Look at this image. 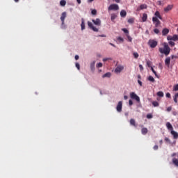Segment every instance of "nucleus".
<instances>
[{
	"label": "nucleus",
	"instance_id": "f257e3e1",
	"mask_svg": "<svg viewBox=\"0 0 178 178\" xmlns=\"http://www.w3.org/2000/svg\"><path fill=\"white\" fill-rule=\"evenodd\" d=\"M159 51L160 54H164L165 56H168V55L170 54V47H169V45H168V44L164 43V47H160L159 49Z\"/></svg>",
	"mask_w": 178,
	"mask_h": 178
},
{
	"label": "nucleus",
	"instance_id": "f03ea898",
	"mask_svg": "<svg viewBox=\"0 0 178 178\" xmlns=\"http://www.w3.org/2000/svg\"><path fill=\"white\" fill-rule=\"evenodd\" d=\"M66 16H67L66 12H63L61 14V17H60V20L62 22L61 29H66V25H65V19H66Z\"/></svg>",
	"mask_w": 178,
	"mask_h": 178
},
{
	"label": "nucleus",
	"instance_id": "7ed1b4c3",
	"mask_svg": "<svg viewBox=\"0 0 178 178\" xmlns=\"http://www.w3.org/2000/svg\"><path fill=\"white\" fill-rule=\"evenodd\" d=\"M147 44L150 48H155L156 45H158V41L150 39L149 40Z\"/></svg>",
	"mask_w": 178,
	"mask_h": 178
},
{
	"label": "nucleus",
	"instance_id": "20e7f679",
	"mask_svg": "<svg viewBox=\"0 0 178 178\" xmlns=\"http://www.w3.org/2000/svg\"><path fill=\"white\" fill-rule=\"evenodd\" d=\"M130 97H131V99H135V101H136V102H138V104H140V97H138V95H137V94H136V92H131Z\"/></svg>",
	"mask_w": 178,
	"mask_h": 178
},
{
	"label": "nucleus",
	"instance_id": "39448f33",
	"mask_svg": "<svg viewBox=\"0 0 178 178\" xmlns=\"http://www.w3.org/2000/svg\"><path fill=\"white\" fill-rule=\"evenodd\" d=\"M88 26L89 29H90L91 30H92V31H95V33H98V31H99L98 28L94 26V25L92 24V22L90 21L88 22Z\"/></svg>",
	"mask_w": 178,
	"mask_h": 178
},
{
	"label": "nucleus",
	"instance_id": "423d86ee",
	"mask_svg": "<svg viewBox=\"0 0 178 178\" xmlns=\"http://www.w3.org/2000/svg\"><path fill=\"white\" fill-rule=\"evenodd\" d=\"M159 18H156V17H152V22L155 25V27H159L161 25V21L159 19Z\"/></svg>",
	"mask_w": 178,
	"mask_h": 178
},
{
	"label": "nucleus",
	"instance_id": "0eeeda50",
	"mask_svg": "<svg viewBox=\"0 0 178 178\" xmlns=\"http://www.w3.org/2000/svg\"><path fill=\"white\" fill-rule=\"evenodd\" d=\"M108 10H119V5L118 4H111L108 6Z\"/></svg>",
	"mask_w": 178,
	"mask_h": 178
},
{
	"label": "nucleus",
	"instance_id": "6e6552de",
	"mask_svg": "<svg viewBox=\"0 0 178 178\" xmlns=\"http://www.w3.org/2000/svg\"><path fill=\"white\" fill-rule=\"evenodd\" d=\"M122 108H123V102L120 101L116 106V111L118 112H122Z\"/></svg>",
	"mask_w": 178,
	"mask_h": 178
},
{
	"label": "nucleus",
	"instance_id": "1a4fd4ad",
	"mask_svg": "<svg viewBox=\"0 0 178 178\" xmlns=\"http://www.w3.org/2000/svg\"><path fill=\"white\" fill-rule=\"evenodd\" d=\"M173 4H169L165 8H164V12L165 13H168V12H170L172 9H173Z\"/></svg>",
	"mask_w": 178,
	"mask_h": 178
},
{
	"label": "nucleus",
	"instance_id": "9d476101",
	"mask_svg": "<svg viewBox=\"0 0 178 178\" xmlns=\"http://www.w3.org/2000/svg\"><path fill=\"white\" fill-rule=\"evenodd\" d=\"M123 69H124V67L123 65H118L115 70V73H120Z\"/></svg>",
	"mask_w": 178,
	"mask_h": 178
},
{
	"label": "nucleus",
	"instance_id": "9b49d317",
	"mask_svg": "<svg viewBox=\"0 0 178 178\" xmlns=\"http://www.w3.org/2000/svg\"><path fill=\"white\" fill-rule=\"evenodd\" d=\"M92 22L95 26H101V19H99V18L92 19Z\"/></svg>",
	"mask_w": 178,
	"mask_h": 178
},
{
	"label": "nucleus",
	"instance_id": "f8f14e48",
	"mask_svg": "<svg viewBox=\"0 0 178 178\" xmlns=\"http://www.w3.org/2000/svg\"><path fill=\"white\" fill-rule=\"evenodd\" d=\"M172 136H173V138L175 140H177L178 138V133L177 131H175L174 130L170 131Z\"/></svg>",
	"mask_w": 178,
	"mask_h": 178
},
{
	"label": "nucleus",
	"instance_id": "ddd939ff",
	"mask_svg": "<svg viewBox=\"0 0 178 178\" xmlns=\"http://www.w3.org/2000/svg\"><path fill=\"white\" fill-rule=\"evenodd\" d=\"M81 30H86V22L84 21V18H81Z\"/></svg>",
	"mask_w": 178,
	"mask_h": 178
},
{
	"label": "nucleus",
	"instance_id": "4468645a",
	"mask_svg": "<svg viewBox=\"0 0 178 178\" xmlns=\"http://www.w3.org/2000/svg\"><path fill=\"white\" fill-rule=\"evenodd\" d=\"M166 127L168 130H170V131H173V126L172 125V124H170V122H168L166 123Z\"/></svg>",
	"mask_w": 178,
	"mask_h": 178
},
{
	"label": "nucleus",
	"instance_id": "2eb2a0df",
	"mask_svg": "<svg viewBox=\"0 0 178 178\" xmlns=\"http://www.w3.org/2000/svg\"><path fill=\"white\" fill-rule=\"evenodd\" d=\"M154 17H156V19L162 20V16H161V13H159V11H156L154 13Z\"/></svg>",
	"mask_w": 178,
	"mask_h": 178
},
{
	"label": "nucleus",
	"instance_id": "dca6fc26",
	"mask_svg": "<svg viewBox=\"0 0 178 178\" xmlns=\"http://www.w3.org/2000/svg\"><path fill=\"white\" fill-rule=\"evenodd\" d=\"M165 65L166 66H170V57H167L165 60Z\"/></svg>",
	"mask_w": 178,
	"mask_h": 178
},
{
	"label": "nucleus",
	"instance_id": "f3484780",
	"mask_svg": "<svg viewBox=\"0 0 178 178\" xmlns=\"http://www.w3.org/2000/svg\"><path fill=\"white\" fill-rule=\"evenodd\" d=\"M148 133V129L145 128V127H143L141 129V134L143 135V136H145V134H147Z\"/></svg>",
	"mask_w": 178,
	"mask_h": 178
},
{
	"label": "nucleus",
	"instance_id": "a211bd4d",
	"mask_svg": "<svg viewBox=\"0 0 178 178\" xmlns=\"http://www.w3.org/2000/svg\"><path fill=\"white\" fill-rule=\"evenodd\" d=\"M116 17H118V15H116L115 13H113L111 15V22H115V19H116Z\"/></svg>",
	"mask_w": 178,
	"mask_h": 178
},
{
	"label": "nucleus",
	"instance_id": "6ab92c4d",
	"mask_svg": "<svg viewBox=\"0 0 178 178\" xmlns=\"http://www.w3.org/2000/svg\"><path fill=\"white\" fill-rule=\"evenodd\" d=\"M90 70L92 72H94L95 70V61H93L90 63Z\"/></svg>",
	"mask_w": 178,
	"mask_h": 178
},
{
	"label": "nucleus",
	"instance_id": "aec40b11",
	"mask_svg": "<svg viewBox=\"0 0 178 178\" xmlns=\"http://www.w3.org/2000/svg\"><path fill=\"white\" fill-rule=\"evenodd\" d=\"M162 34L163 35H168V34H169V29H163L162 31Z\"/></svg>",
	"mask_w": 178,
	"mask_h": 178
},
{
	"label": "nucleus",
	"instance_id": "412c9836",
	"mask_svg": "<svg viewBox=\"0 0 178 178\" xmlns=\"http://www.w3.org/2000/svg\"><path fill=\"white\" fill-rule=\"evenodd\" d=\"M147 19H148V15L146 13H143L142 17V21L143 22H147Z\"/></svg>",
	"mask_w": 178,
	"mask_h": 178
},
{
	"label": "nucleus",
	"instance_id": "4be33fe9",
	"mask_svg": "<svg viewBox=\"0 0 178 178\" xmlns=\"http://www.w3.org/2000/svg\"><path fill=\"white\" fill-rule=\"evenodd\" d=\"M130 124H131V126H134V127H137V124H136V120L133 118L130 120Z\"/></svg>",
	"mask_w": 178,
	"mask_h": 178
},
{
	"label": "nucleus",
	"instance_id": "5701e85b",
	"mask_svg": "<svg viewBox=\"0 0 178 178\" xmlns=\"http://www.w3.org/2000/svg\"><path fill=\"white\" fill-rule=\"evenodd\" d=\"M117 41H118V44H120V43L124 42V39L120 36H118L117 38Z\"/></svg>",
	"mask_w": 178,
	"mask_h": 178
},
{
	"label": "nucleus",
	"instance_id": "b1692460",
	"mask_svg": "<svg viewBox=\"0 0 178 178\" xmlns=\"http://www.w3.org/2000/svg\"><path fill=\"white\" fill-rule=\"evenodd\" d=\"M127 15V13H126V10H122L120 12V16L121 17H126V15Z\"/></svg>",
	"mask_w": 178,
	"mask_h": 178
},
{
	"label": "nucleus",
	"instance_id": "393cba45",
	"mask_svg": "<svg viewBox=\"0 0 178 178\" xmlns=\"http://www.w3.org/2000/svg\"><path fill=\"white\" fill-rule=\"evenodd\" d=\"M112 76V74L111 72H106V74H104V75H102V78L105 79V77H111Z\"/></svg>",
	"mask_w": 178,
	"mask_h": 178
},
{
	"label": "nucleus",
	"instance_id": "a878e982",
	"mask_svg": "<svg viewBox=\"0 0 178 178\" xmlns=\"http://www.w3.org/2000/svg\"><path fill=\"white\" fill-rule=\"evenodd\" d=\"M147 80L151 83H155V79H154V76H149Z\"/></svg>",
	"mask_w": 178,
	"mask_h": 178
},
{
	"label": "nucleus",
	"instance_id": "bb28decb",
	"mask_svg": "<svg viewBox=\"0 0 178 178\" xmlns=\"http://www.w3.org/2000/svg\"><path fill=\"white\" fill-rule=\"evenodd\" d=\"M177 98H178V92L176 93V94L173 96V99H174V102H175V104H177V102H178Z\"/></svg>",
	"mask_w": 178,
	"mask_h": 178
},
{
	"label": "nucleus",
	"instance_id": "cd10ccee",
	"mask_svg": "<svg viewBox=\"0 0 178 178\" xmlns=\"http://www.w3.org/2000/svg\"><path fill=\"white\" fill-rule=\"evenodd\" d=\"M147 4H141L139 7V9L140 10H143V9H147Z\"/></svg>",
	"mask_w": 178,
	"mask_h": 178
},
{
	"label": "nucleus",
	"instance_id": "c85d7f7f",
	"mask_svg": "<svg viewBox=\"0 0 178 178\" xmlns=\"http://www.w3.org/2000/svg\"><path fill=\"white\" fill-rule=\"evenodd\" d=\"M156 95H157V97H160L161 98H162V97H163L164 94H163V92L159 91V92H157Z\"/></svg>",
	"mask_w": 178,
	"mask_h": 178
},
{
	"label": "nucleus",
	"instance_id": "c756f323",
	"mask_svg": "<svg viewBox=\"0 0 178 178\" xmlns=\"http://www.w3.org/2000/svg\"><path fill=\"white\" fill-rule=\"evenodd\" d=\"M152 104L153 106H154V108L159 106V103L156 101L152 102Z\"/></svg>",
	"mask_w": 178,
	"mask_h": 178
},
{
	"label": "nucleus",
	"instance_id": "7c9ffc66",
	"mask_svg": "<svg viewBox=\"0 0 178 178\" xmlns=\"http://www.w3.org/2000/svg\"><path fill=\"white\" fill-rule=\"evenodd\" d=\"M60 6H65V5H66V1H65V0H61V1H60Z\"/></svg>",
	"mask_w": 178,
	"mask_h": 178
},
{
	"label": "nucleus",
	"instance_id": "2f4dec72",
	"mask_svg": "<svg viewBox=\"0 0 178 178\" xmlns=\"http://www.w3.org/2000/svg\"><path fill=\"white\" fill-rule=\"evenodd\" d=\"M151 70L152 73H154V74L156 76V77H158V74L156 73V71L154 70V67H151Z\"/></svg>",
	"mask_w": 178,
	"mask_h": 178
},
{
	"label": "nucleus",
	"instance_id": "473e14b6",
	"mask_svg": "<svg viewBox=\"0 0 178 178\" xmlns=\"http://www.w3.org/2000/svg\"><path fill=\"white\" fill-rule=\"evenodd\" d=\"M127 38H128V41L129 42H131V41H133V38L130 37V35L129 34H127Z\"/></svg>",
	"mask_w": 178,
	"mask_h": 178
},
{
	"label": "nucleus",
	"instance_id": "72a5a7b5",
	"mask_svg": "<svg viewBox=\"0 0 178 178\" xmlns=\"http://www.w3.org/2000/svg\"><path fill=\"white\" fill-rule=\"evenodd\" d=\"M178 40V35H174L172 36V41H177Z\"/></svg>",
	"mask_w": 178,
	"mask_h": 178
},
{
	"label": "nucleus",
	"instance_id": "f704fd0d",
	"mask_svg": "<svg viewBox=\"0 0 178 178\" xmlns=\"http://www.w3.org/2000/svg\"><path fill=\"white\" fill-rule=\"evenodd\" d=\"M133 56L135 58V59H138V56H139L138 53H137V52L133 53Z\"/></svg>",
	"mask_w": 178,
	"mask_h": 178
},
{
	"label": "nucleus",
	"instance_id": "c9c22d12",
	"mask_svg": "<svg viewBox=\"0 0 178 178\" xmlns=\"http://www.w3.org/2000/svg\"><path fill=\"white\" fill-rule=\"evenodd\" d=\"M122 31H123L125 34H129V30H127L126 28L122 29Z\"/></svg>",
	"mask_w": 178,
	"mask_h": 178
},
{
	"label": "nucleus",
	"instance_id": "e433bc0d",
	"mask_svg": "<svg viewBox=\"0 0 178 178\" xmlns=\"http://www.w3.org/2000/svg\"><path fill=\"white\" fill-rule=\"evenodd\" d=\"M164 140L165 143H168V144H171L170 139H169V138L165 137Z\"/></svg>",
	"mask_w": 178,
	"mask_h": 178
},
{
	"label": "nucleus",
	"instance_id": "4c0bfd02",
	"mask_svg": "<svg viewBox=\"0 0 178 178\" xmlns=\"http://www.w3.org/2000/svg\"><path fill=\"white\" fill-rule=\"evenodd\" d=\"M173 91H178V84L174 86Z\"/></svg>",
	"mask_w": 178,
	"mask_h": 178
},
{
	"label": "nucleus",
	"instance_id": "58836bf2",
	"mask_svg": "<svg viewBox=\"0 0 178 178\" xmlns=\"http://www.w3.org/2000/svg\"><path fill=\"white\" fill-rule=\"evenodd\" d=\"M128 23H130V24L134 23V18L129 19H128Z\"/></svg>",
	"mask_w": 178,
	"mask_h": 178
},
{
	"label": "nucleus",
	"instance_id": "ea45409f",
	"mask_svg": "<svg viewBox=\"0 0 178 178\" xmlns=\"http://www.w3.org/2000/svg\"><path fill=\"white\" fill-rule=\"evenodd\" d=\"M151 65H152V63L151 61H147V66H148V67H152Z\"/></svg>",
	"mask_w": 178,
	"mask_h": 178
},
{
	"label": "nucleus",
	"instance_id": "a19ab883",
	"mask_svg": "<svg viewBox=\"0 0 178 178\" xmlns=\"http://www.w3.org/2000/svg\"><path fill=\"white\" fill-rule=\"evenodd\" d=\"M168 44L171 45V47H175V42L170 40L168 42Z\"/></svg>",
	"mask_w": 178,
	"mask_h": 178
},
{
	"label": "nucleus",
	"instance_id": "79ce46f5",
	"mask_svg": "<svg viewBox=\"0 0 178 178\" xmlns=\"http://www.w3.org/2000/svg\"><path fill=\"white\" fill-rule=\"evenodd\" d=\"M146 118L147 119H152V114H151V113L147 114Z\"/></svg>",
	"mask_w": 178,
	"mask_h": 178
},
{
	"label": "nucleus",
	"instance_id": "37998d69",
	"mask_svg": "<svg viewBox=\"0 0 178 178\" xmlns=\"http://www.w3.org/2000/svg\"><path fill=\"white\" fill-rule=\"evenodd\" d=\"M75 66L78 70H80V64L79 63H76Z\"/></svg>",
	"mask_w": 178,
	"mask_h": 178
},
{
	"label": "nucleus",
	"instance_id": "c03bdc74",
	"mask_svg": "<svg viewBox=\"0 0 178 178\" xmlns=\"http://www.w3.org/2000/svg\"><path fill=\"white\" fill-rule=\"evenodd\" d=\"M96 67H97V68H99V67H102V63H97V65H96Z\"/></svg>",
	"mask_w": 178,
	"mask_h": 178
},
{
	"label": "nucleus",
	"instance_id": "a18cd8bd",
	"mask_svg": "<svg viewBox=\"0 0 178 178\" xmlns=\"http://www.w3.org/2000/svg\"><path fill=\"white\" fill-rule=\"evenodd\" d=\"M139 69H140V72H143V70H144V67H143V65H141V64L139 65Z\"/></svg>",
	"mask_w": 178,
	"mask_h": 178
},
{
	"label": "nucleus",
	"instance_id": "49530a36",
	"mask_svg": "<svg viewBox=\"0 0 178 178\" xmlns=\"http://www.w3.org/2000/svg\"><path fill=\"white\" fill-rule=\"evenodd\" d=\"M167 40H168V41H173L172 36H168V37H167Z\"/></svg>",
	"mask_w": 178,
	"mask_h": 178
},
{
	"label": "nucleus",
	"instance_id": "de8ad7c7",
	"mask_svg": "<svg viewBox=\"0 0 178 178\" xmlns=\"http://www.w3.org/2000/svg\"><path fill=\"white\" fill-rule=\"evenodd\" d=\"M154 33H155V34H158L159 33V29H154Z\"/></svg>",
	"mask_w": 178,
	"mask_h": 178
},
{
	"label": "nucleus",
	"instance_id": "09e8293b",
	"mask_svg": "<svg viewBox=\"0 0 178 178\" xmlns=\"http://www.w3.org/2000/svg\"><path fill=\"white\" fill-rule=\"evenodd\" d=\"M92 15H97V10H92L91 11Z\"/></svg>",
	"mask_w": 178,
	"mask_h": 178
},
{
	"label": "nucleus",
	"instance_id": "8fccbe9b",
	"mask_svg": "<svg viewBox=\"0 0 178 178\" xmlns=\"http://www.w3.org/2000/svg\"><path fill=\"white\" fill-rule=\"evenodd\" d=\"M158 148H159L158 145H155L154 146V147H153V149H154V151L158 150Z\"/></svg>",
	"mask_w": 178,
	"mask_h": 178
},
{
	"label": "nucleus",
	"instance_id": "3c124183",
	"mask_svg": "<svg viewBox=\"0 0 178 178\" xmlns=\"http://www.w3.org/2000/svg\"><path fill=\"white\" fill-rule=\"evenodd\" d=\"M166 111H167V112H170V111H172V106L168 107Z\"/></svg>",
	"mask_w": 178,
	"mask_h": 178
},
{
	"label": "nucleus",
	"instance_id": "603ef678",
	"mask_svg": "<svg viewBox=\"0 0 178 178\" xmlns=\"http://www.w3.org/2000/svg\"><path fill=\"white\" fill-rule=\"evenodd\" d=\"M165 96H166L167 98H170V97H171L170 93H169V92H167L165 94Z\"/></svg>",
	"mask_w": 178,
	"mask_h": 178
},
{
	"label": "nucleus",
	"instance_id": "864d4df0",
	"mask_svg": "<svg viewBox=\"0 0 178 178\" xmlns=\"http://www.w3.org/2000/svg\"><path fill=\"white\" fill-rule=\"evenodd\" d=\"M138 83L139 86H140V87L143 86V82L141 81L138 80Z\"/></svg>",
	"mask_w": 178,
	"mask_h": 178
},
{
	"label": "nucleus",
	"instance_id": "5fc2aeb1",
	"mask_svg": "<svg viewBox=\"0 0 178 178\" xmlns=\"http://www.w3.org/2000/svg\"><path fill=\"white\" fill-rule=\"evenodd\" d=\"M129 104L130 106H131V105H133V100L130 99L129 101Z\"/></svg>",
	"mask_w": 178,
	"mask_h": 178
},
{
	"label": "nucleus",
	"instance_id": "6e6d98bb",
	"mask_svg": "<svg viewBox=\"0 0 178 178\" xmlns=\"http://www.w3.org/2000/svg\"><path fill=\"white\" fill-rule=\"evenodd\" d=\"M172 115H173L174 116H177V112H176V111H172Z\"/></svg>",
	"mask_w": 178,
	"mask_h": 178
},
{
	"label": "nucleus",
	"instance_id": "4d7b16f0",
	"mask_svg": "<svg viewBox=\"0 0 178 178\" xmlns=\"http://www.w3.org/2000/svg\"><path fill=\"white\" fill-rule=\"evenodd\" d=\"M79 55L75 56V60H79Z\"/></svg>",
	"mask_w": 178,
	"mask_h": 178
},
{
	"label": "nucleus",
	"instance_id": "13d9d810",
	"mask_svg": "<svg viewBox=\"0 0 178 178\" xmlns=\"http://www.w3.org/2000/svg\"><path fill=\"white\" fill-rule=\"evenodd\" d=\"M106 60H109V58H103V62H106Z\"/></svg>",
	"mask_w": 178,
	"mask_h": 178
},
{
	"label": "nucleus",
	"instance_id": "bf43d9fd",
	"mask_svg": "<svg viewBox=\"0 0 178 178\" xmlns=\"http://www.w3.org/2000/svg\"><path fill=\"white\" fill-rule=\"evenodd\" d=\"M159 143H160V145H162V144H163V140H159Z\"/></svg>",
	"mask_w": 178,
	"mask_h": 178
},
{
	"label": "nucleus",
	"instance_id": "052dcab7",
	"mask_svg": "<svg viewBox=\"0 0 178 178\" xmlns=\"http://www.w3.org/2000/svg\"><path fill=\"white\" fill-rule=\"evenodd\" d=\"M111 47H113L114 48H116V45L113 44V43H109Z\"/></svg>",
	"mask_w": 178,
	"mask_h": 178
},
{
	"label": "nucleus",
	"instance_id": "680f3d73",
	"mask_svg": "<svg viewBox=\"0 0 178 178\" xmlns=\"http://www.w3.org/2000/svg\"><path fill=\"white\" fill-rule=\"evenodd\" d=\"M128 98H129V97H128L127 95H124V99L126 100V99H128Z\"/></svg>",
	"mask_w": 178,
	"mask_h": 178
},
{
	"label": "nucleus",
	"instance_id": "e2e57ef3",
	"mask_svg": "<svg viewBox=\"0 0 178 178\" xmlns=\"http://www.w3.org/2000/svg\"><path fill=\"white\" fill-rule=\"evenodd\" d=\"M77 3H79V5H80V3H81V0H76Z\"/></svg>",
	"mask_w": 178,
	"mask_h": 178
},
{
	"label": "nucleus",
	"instance_id": "0e129e2a",
	"mask_svg": "<svg viewBox=\"0 0 178 178\" xmlns=\"http://www.w3.org/2000/svg\"><path fill=\"white\" fill-rule=\"evenodd\" d=\"M138 80H141V75H138Z\"/></svg>",
	"mask_w": 178,
	"mask_h": 178
},
{
	"label": "nucleus",
	"instance_id": "69168bd1",
	"mask_svg": "<svg viewBox=\"0 0 178 178\" xmlns=\"http://www.w3.org/2000/svg\"><path fill=\"white\" fill-rule=\"evenodd\" d=\"M115 2H116L117 3H119V2H120V0H114Z\"/></svg>",
	"mask_w": 178,
	"mask_h": 178
},
{
	"label": "nucleus",
	"instance_id": "338daca9",
	"mask_svg": "<svg viewBox=\"0 0 178 178\" xmlns=\"http://www.w3.org/2000/svg\"><path fill=\"white\" fill-rule=\"evenodd\" d=\"M94 0H88V2L89 3H91V2H92Z\"/></svg>",
	"mask_w": 178,
	"mask_h": 178
},
{
	"label": "nucleus",
	"instance_id": "774afa93",
	"mask_svg": "<svg viewBox=\"0 0 178 178\" xmlns=\"http://www.w3.org/2000/svg\"><path fill=\"white\" fill-rule=\"evenodd\" d=\"M99 37H106V35H99Z\"/></svg>",
	"mask_w": 178,
	"mask_h": 178
}]
</instances>
